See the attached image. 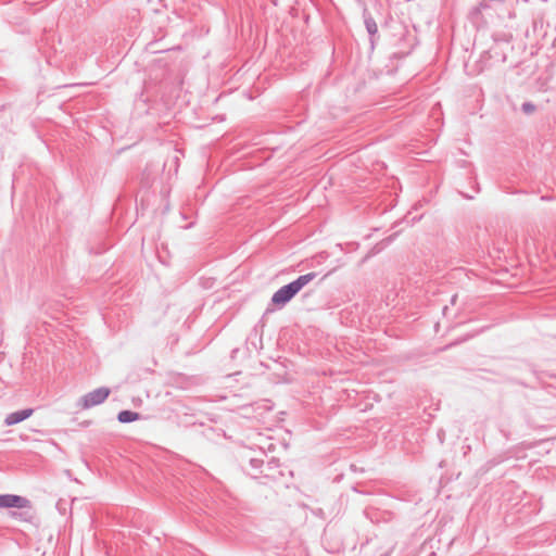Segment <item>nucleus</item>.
Instances as JSON below:
<instances>
[{
    "mask_svg": "<svg viewBox=\"0 0 556 556\" xmlns=\"http://www.w3.org/2000/svg\"><path fill=\"white\" fill-rule=\"evenodd\" d=\"M271 312H273V309H271V308H267V309H266V312H265V314H264V316H266L267 314H269V313H271Z\"/></svg>",
    "mask_w": 556,
    "mask_h": 556,
    "instance_id": "nucleus-10",
    "label": "nucleus"
},
{
    "mask_svg": "<svg viewBox=\"0 0 556 556\" xmlns=\"http://www.w3.org/2000/svg\"><path fill=\"white\" fill-rule=\"evenodd\" d=\"M111 390L106 387H101L80 397L78 404L81 408L88 409L93 406L102 404L110 395Z\"/></svg>",
    "mask_w": 556,
    "mask_h": 556,
    "instance_id": "nucleus-2",
    "label": "nucleus"
},
{
    "mask_svg": "<svg viewBox=\"0 0 556 556\" xmlns=\"http://www.w3.org/2000/svg\"><path fill=\"white\" fill-rule=\"evenodd\" d=\"M363 17H364V23H365L367 33L370 36V42H371V45H374L375 36L378 34L377 23L367 9H364Z\"/></svg>",
    "mask_w": 556,
    "mask_h": 556,
    "instance_id": "nucleus-5",
    "label": "nucleus"
},
{
    "mask_svg": "<svg viewBox=\"0 0 556 556\" xmlns=\"http://www.w3.org/2000/svg\"><path fill=\"white\" fill-rule=\"evenodd\" d=\"M456 300H457V294H454L452 298H451V303L454 305L456 303Z\"/></svg>",
    "mask_w": 556,
    "mask_h": 556,
    "instance_id": "nucleus-9",
    "label": "nucleus"
},
{
    "mask_svg": "<svg viewBox=\"0 0 556 556\" xmlns=\"http://www.w3.org/2000/svg\"><path fill=\"white\" fill-rule=\"evenodd\" d=\"M316 273H307L295 280L278 289L271 296V304L282 308L289 303L305 286L316 278Z\"/></svg>",
    "mask_w": 556,
    "mask_h": 556,
    "instance_id": "nucleus-1",
    "label": "nucleus"
},
{
    "mask_svg": "<svg viewBox=\"0 0 556 556\" xmlns=\"http://www.w3.org/2000/svg\"><path fill=\"white\" fill-rule=\"evenodd\" d=\"M250 464H251V466H252L253 468L258 469V468H261V466H262V464H263V460H260V459H257V458H251V459H250Z\"/></svg>",
    "mask_w": 556,
    "mask_h": 556,
    "instance_id": "nucleus-8",
    "label": "nucleus"
},
{
    "mask_svg": "<svg viewBox=\"0 0 556 556\" xmlns=\"http://www.w3.org/2000/svg\"><path fill=\"white\" fill-rule=\"evenodd\" d=\"M140 418L139 413L132 410H121L117 415V420L122 424L132 422Z\"/></svg>",
    "mask_w": 556,
    "mask_h": 556,
    "instance_id": "nucleus-6",
    "label": "nucleus"
},
{
    "mask_svg": "<svg viewBox=\"0 0 556 556\" xmlns=\"http://www.w3.org/2000/svg\"><path fill=\"white\" fill-rule=\"evenodd\" d=\"M29 501L26 497L14 495V494H1L0 495V508H27L29 507Z\"/></svg>",
    "mask_w": 556,
    "mask_h": 556,
    "instance_id": "nucleus-3",
    "label": "nucleus"
},
{
    "mask_svg": "<svg viewBox=\"0 0 556 556\" xmlns=\"http://www.w3.org/2000/svg\"><path fill=\"white\" fill-rule=\"evenodd\" d=\"M33 413H34V409H31V408H25L22 410L13 412V413L7 415V417L4 419V424L7 426L16 425V424L22 422L23 420L29 418L33 415Z\"/></svg>",
    "mask_w": 556,
    "mask_h": 556,
    "instance_id": "nucleus-4",
    "label": "nucleus"
},
{
    "mask_svg": "<svg viewBox=\"0 0 556 556\" xmlns=\"http://www.w3.org/2000/svg\"><path fill=\"white\" fill-rule=\"evenodd\" d=\"M448 307L447 306H444L443 307V314L446 315V312H447Z\"/></svg>",
    "mask_w": 556,
    "mask_h": 556,
    "instance_id": "nucleus-11",
    "label": "nucleus"
},
{
    "mask_svg": "<svg viewBox=\"0 0 556 556\" xmlns=\"http://www.w3.org/2000/svg\"><path fill=\"white\" fill-rule=\"evenodd\" d=\"M521 110L526 114H532L535 111V105L532 102H525L521 105Z\"/></svg>",
    "mask_w": 556,
    "mask_h": 556,
    "instance_id": "nucleus-7",
    "label": "nucleus"
}]
</instances>
